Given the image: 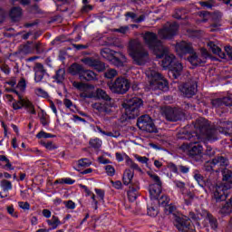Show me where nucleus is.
Listing matches in <instances>:
<instances>
[{"label":"nucleus","instance_id":"obj_1","mask_svg":"<svg viewBox=\"0 0 232 232\" xmlns=\"http://www.w3.org/2000/svg\"><path fill=\"white\" fill-rule=\"evenodd\" d=\"M143 41L157 57L160 59L163 58L161 61V66L164 70L169 69V73L173 75L174 79L180 77L182 70H184L182 63L177 62L175 55L169 53V49H168V47H164L162 43L157 40V34L147 32L143 34Z\"/></svg>","mask_w":232,"mask_h":232},{"label":"nucleus","instance_id":"obj_2","mask_svg":"<svg viewBox=\"0 0 232 232\" xmlns=\"http://www.w3.org/2000/svg\"><path fill=\"white\" fill-rule=\"evenodd\" d=\"M190 219L188 217L180 215L175 217V226L179 231L193 232L195 226L199 228L202 224L203 227L210 226L212 229H217V219L206 210H202L200 214L196 215L194 212L189 213Z\"/></svg>","mask_w":232,"mask_h":232},{"label":"nucleus","instance_id":"obj_3","mask_svg":"<svg viewBox=\"0 0 232 232\" xmlns=\"http://www.w3.org/2000/svg\"><path fill=\"white\" fill-rule=\"evenodd\" d=\"M72 86L76 88L80 93V97L82 99H103V101H110V96L102 89H98L96 92H93V86L86 83L73 82Z\"/></svg>","mask_w":232,"mask_h":232},{"label":"nucleus","instance_id":"obj_4","mask_svg":"<svg viewBox=\"0 0 232 232\" xmlns=\"http://www.w3.org/2000/svg\"><path fill=\"white\" fill-rule=\"evenodd\" d=\"M145 75L149 82V90H161L162 92H168V81L159 73L157 69H149L145 72Z\"/></svg>","mask_w":232,"mask_h":232},{"label":"nucleus","instance_id":"obj_5","mask_svg":"<svg viewBox=\"0 0 232 232\" xmlns=\"http://www.w3.org/2000/svg\"><path fill=\"white\" fill-rule=\"evenodd\" d=\"M129 54L139 66L146 64V62L148 61V52L144 50L142 44L139 40H132L130 42Z\"/></svg>","mask_w":232,"mask_h":232},{"label":"nucleus","instance_id":"obj_6","mask_svg":"<svg viewBox=\"0 0 232 232\" xmlns=\"http://www.w3.org/2000/svg\"><path fill=\"white\" fill-rule=\"evenodd\" d=\"M223 182L227 185H217L213 188V198L216 202L226 200V191L232 188V170L227 169L223 170Z\"/></svg>","mask_w":232,"mask_h":232},{"label":"nucleus","instance_id":"obj_7","mask_svg":"<svg viewBox=\"0 0 232 232\" xmlns=\"http://www.w3.org/2000/svg\"><path fill=\"white\" fill-rule=\"evenodd\" d=\"M101 55L117 67L124 66V63L127 62L126 56L122 53L112 51L108 47L101 50Z\"/></svg>","mask_w":232,"mask_h":232},{"label":"nucleus","instance_id":"obj_8","mask_svg":"<svg viewBox=\"0 0 232 232\" xmlns=\"http://www.w3.org/2000/svg\"><path fill=\"white\" fill-rule=\"evenodd\" d=\"M142 106V100L140 98H132L123 102L125 115L127 119H135L139 117V108Z\"/></svg>","mask_w":232,"mask_h":232},{"label":"nucleus","instance_id":"obj_9","mask_svg":"<svg viewBox=\"0 0 232 232\" xmlns=\"http://www.w3.org/2000/svg\"><path fill=\"white\" fill-rule=\"evenodd\" d=\"M195 128L198 130L199 133L201 135H205V137L208 140H216L217 137H215L217 130H209V123H208V121L204 118H199L197 120Z\"/></svg>","mask_w":232,"mask_h":232},{"label":"nucleus","instance_id":"obj_10","mask_svg":"<svg viewBox=\"0 0 232 232\" xmlns=\"http://www.w3.org/2000/svg\"><path fill=\"white\" fill-rule=\"evenodd\" d=\"M113 93H126L130 90V81L124 77H119L113 83L108 84Z\"/></svg>","mask_w":232,"mask_h":232},{"label":"nucleus","instance_id":"obj_11","mask_svg":"<svg viewBox=\"0 0 232 232\" xmlns=\"http://www.w3.org/2000/svg\"><path fill=\"white\" fill-rule=\"evenodd\" d=\"M147 173L149 177H150V179H152V180L156 182L155 184H152L150 186L149 191H150V198L152 200H158L159 196L160 195L162 182H160V178H159L157 174L153 172H147Z\"/></svg>","mask_w":232,"mask_h":232},{"label":"nucleus","instance_id":"obj_12","mask_svg":"<svg viewBox=\"0 0 232 232\" xmlns=\"http://www.w3.org/2000/svg\"><path fill=\"white\" fill-rule=\"evenodd\" d=\"M137 126L142 131H147L148 133H155L157 128L153 123V120L149 115H143L139 118Z\"/></svg>","mask_w":232,"mask_h":232},{"label":"nucleus","instance_id":"obj_13","mask_svg":"<svg viewBox=\"0 0 232 232\" xmlns=\"http://www.w3.org/2000/svg\"><path fill=\"white\" fill-rule=\"evenodd\" d=\"M179 31V24L177 23L167 24L161 30L159 31V36L161 39H171L177 35Z\"/></svg>","mask_w":232,"mask_h":232},{"label":"nucleus","instance_id":"obj_14","mask_svg":"<svg viewBox=\"0 0 232 232\" xmlns=\"http://www.w3.org/2000/svg\"><path fill=\"white\" fill-rule=\"evenodd\" d=\"M18 97L19 101L13 103L14 110H21V108H25L29 113L35 115V106H34V103H32V102L26 98H23L21 96Z\"/></svg>","mask_w":232,"mask_h":232},{"label":"nucleus","instance_id":"obj_15","mask_svg":"<svg viewBox=\"0 0 232 232\" xmlns=\"http://www.w3.org/2000/svg\"><path fill=\"white\" fill-rule=\"evenodd\" d=\"M188 155H190L194 160H202V157H204L202 145H200L198 142L190 143Z\"/></svg>","mask_w":232,"mask_h":232},{"label":"nucleus","instance_id":"obj_16","mask_svg":"<svg viewBox=\"0 0 232 232\" xmlns=\"http://www.w3.org/2000/svg\"><path fill=\"white\" fill-rule=\"evenodd\" d=\"M200 52H201V58H198L197 53H192L188 58V62L190 63V64H192V66H198L206 63V59H209L210 56L208 50L201 48Z\"/></svg>","mask_w":232,"mask_h":232},{"label":"nucleus","instance_id":"obj_17","mask_svg":"<svg viewBox=\"0 0 232 232\" xmlns=\"http://www.w3.org/2000/svg\"><path fill=\"white\" fill-rule=\"evenodd\" d=\"M160 112L163 116H165L167 121H170L172 122H176V121H179V119H180L177 110H175L171 107H163V108H161Z\"/></svg>","mask_w":232,"mask_h":232},{"label":"nucleus","instance_id":"obj_18","mask_svg":"<svg viewBox=\"0 0 232 232\" xmlns=\"http://www.w3.org/2000/svg\"><path fill=\"white\" fill-rule=\"evenodd\" d=\"M82 63H83L85 66L94 68V70H97V72H103V70L106 68V66L102 63L90 57L83 58L82 60Z\"/></svg>","mask_w":232,"mask_h":232},{"label":"nucleus","instance_id":"obj_19","mask_svg":"<svg viewBox=\"0 0 232 232\" xmlns=\"http://www.w3.org/2000/svg\"><path fill=\"white\" fill-rule=\"evenodd\" d=\"M116 160H118V162H122V160H125L127 166H129L132 169H137L138 171H140V167H139L137 163L133 162V160L130 159V156H128L126 153L122 154L116 152Z\"/></svg>","mask_w":232,"mask_h":232},{"label":"nucleus","instance_id":"obj_20","mask_svg":"<svg viewBox=\"0 0 232 232\" xmlns=\"http://www.w3.org/2000/svg\"><path fill=\"white\" fill-rule=\"evenodd\" d=\"M176 52L179 57H183L186 53H192L193 48L190 44L181 42L176 44Z\"/></svg>","mask_w":232,"mask_h":232},{"label":"nucleus","instance_id":"obj_21","mask_svg":"<svg viewBox=\"0 0 232 232\" xmlns=\"http://www.w3.org/2000/svg\"><path fill=\"white\" fill-rule=\"evenodd\" d=\"M94 191L96 193V197L94 196V194L92 195V206L93 209H98L99 202L104 201V190L100 188H95Z\"/></svg>","mask_w":232,"mask_h":232},{"label":"nucleus","instance_id":"obj_22","mask_svg":"<svg viewBox=\"0 0 232 232\" xmlns=\"http://www.w3.org/2000/svg\"><path fill=\"white\" fill-rule=\"evenodd\" d=\"M34 82H41L43 79L44 78V75H46V70L44 69V66L41 63H36L34 67Z\"/></svg>","mask_w":232,"mask_h":232},{"label":"nucleus","instance_id":"obj_23","mask_svg":"<svg viewBox=\"0 0 232 232\" xmlns=\"http://www.w3.org/2000/svg\"><path fill=\"white\" fill-rule=\"evenodd\" d=\"M180 92L186 95V97H193L197 93V83L194 82L191 85H182L179 87Z\"/></svg>","mask_w":232,"mask_h":232},{"label":"nucleus","instance_id":"obj_24","mask_svg":"<svg viewBox=\"0 0 232 232\" xmlns=\"http://www.w3.org/2000/svg\"><path fill=\"white\" fill-rule=\"evenodd\" d=\"M158 204H160V206H163L165 208L166 211H169V213H173L175 211V207L169 204V198L168 196H162L159 200Z\"/></svg>","mask_w":232,"mask_h":232},{"label":"nucleus","instance_id":"obj_25","mask_svg":"<svg viewBox=\"0 0 232 232\" xmlns=\"http://www.w3.org/2000/svg\"><path fill=\"white\" fill-rule=\"evenodd\" d=\"M70 73L72 75H79V77H82V73H84V68H82V65L73 63L70 68H69Z\"/></svg>","mask_w":232,"mask_h":232},{"label":"nucleus","instance_id":"obj_26","mask_svg":"<svg viewBox=\"0 0 232 232\" xmlns=\"http://www.w3.org/2000/svg\"><path fill=\"white\" fill-rule=\"evenodd\" d=\"M207 46H208V48L211 50V52L213 53H215L216 55H218L219 57H224V53H222V50L220 49V47H218L217 44H215L214 42H208L207 44Z\"/></svg>","mask_w":232,"mask_h":232},{"label":"nucleus","instance_id":"obj_27","mask_svg":"<svg viewBox=\"0 0 232 232\" xmlns=\"http://www.w3.org/2000/svg\"><path fill=\"white\" fill-rule=\"evenodd\" d=\"M80 79H83L84 81H93L97 79V74L91 70L83 69L82 76L80 77Z\"/></svg>","mask_w":232,"mask_h":232},{"label":"nucleus","instance_id":"obj_28","mask_svg":"<svg viewBox=\"0 0 232 232\" xmlns=\"http://www.w3.org/2000/svg\"><path fill=\"white\" fill-rule=\"evenodd\" d=\"M132 179L133 171L131 169H126L123 173V183L125 184V186L130 184Z\"/></svg>","mask_w":232,"mask_h":232},{"label":"nucleus","instance_id":"obj_29","mask_svg":"<svg viewBox=\"0 0 232 232\" xmlns=\"http://www.w3.org/2000/svg\"><path fill=\"white\" fill-rule=\"evenodd\" d=\"M47 224L52 229H57L62 223L61 220H59V218L53 216L51 219L47 220Z\"/></svg>","mask_w":232,"mask_h":232},{"label":"nucleus","instance_id":"obj_30","mask_svg":"<svg viewBox=\"0 0 232 232\" xmlns=\"http://www.w3.org/2000/svg\"><path fill=\"white\" fill-rule=\"evenodd\" d=\"M194 179L198 182V184L201 186V188H204V186H206V179H204V177L200 175L198 170L194 171Z\"/></svg>","mask_w":232,"mask_h":232},{"label":"nucleus","instance_id":"obj_31","mask_svg":"<svg viewBox=\"0 0 232 232\" xmlns=\"http://www.w3.org/2000/svg\"><path fill=\"white\" fill-rule=\"evenodd\" d=\"M21 14H22V12L19 7H14L11 10L10 17L12 18L13 21H17V18L21 17Z\"/></svg>","mask_w":232,"mask_h":232},{"label":"nucleus","instance_id":"obj_32","mask_svg":"<svg viewBox=\"0 0 232 232\" xmlns=\"http://www.w3.org/2000/svg\"><path fill=\"white\" fill-rule=\"evenodd\" d=\"M212 166H227V160L224 157H218L212 160Z\"/></svg>","mask_w":232,"mask_h":232},{"label":"nucleus","instance_id":"obj_33","mask_svg":"<svg viewBox=\"0 0 232 232\" xmlns=\"http://www.w3.org/2000/svg\"><path fill=\"white\" fill-rule=\"evenodd\" d=\"M147 213L149 217H157V215H159V208H157V207L148 205Z\"/></svg>","mask_w":232,"mask_h":232},{"label":"nucleus","instance_id":"obj_34","mask_svg":"<svg viewBox=\"0 0 232 232\" xmlns=\"http://www.w3.org/2000/svg\"><path fill=\"white\" fill-rule=\"evenodd\" d=\"M89 144L92 148H94L95 150H97L102 146V140L95 138V139L91 140Z\"/></svg>","mask_w":232,"mask_h":232},{"label":"nucleus","instance_id":"obj_35","mask_svg":"<svg viewBox=\"0 0 232 232\" xmlns=\"http://www.w3.org/2000/svg\"><path fill=\"white\" fill-rule=\"evenodd\" d=\"M220 213L223 215H229L232 213V206L229 202H227L220 209Z\"/></svg>","mask_w":232,"mask_h":232},{"label":"nucleus","instance_id":"obj_36","mask_svg":"<svg viewBox=\"0 0 232 232\" xmlns=\"http://www.w3.org/2000/svg\"><path fill=\"white\" fill-rule=\"evenodd\" d=\"M54 79L57 82H63L64 81V69H59L56 72Z\"/></svg>","mask_w":232,"mask_h":232},{"label":"nucleus","instance_id":"obj_37","mask_svg":"<svg viewBox=\"0 0 232 232\" xmlns=\"http://www.w3.org/2000/svg\"><path fill=\"white\" fill-rule=\"evenodd\" d=\"M77 165L79 168H88L89 166H92V161L85 158L78 160Z\"/></svg>","mask_w":232,"mask_h":232},{"label":"nucleus","instance_id":"obj_38","mask_svg":"<svg viewBox=\"0 0 232 232\" xmlns=\"http://www.w3.org/2000/svg\"><path fill=\"white\" fill-rule=\"evenodd\" d=\"M0 186L4 191H10L12 189V182L6 179L2 180Z\"/></svg>","mask_w":232,"mask_h":232},{"label":"nucleus","instance_id":"obj_39","mask_svg":"<svg viewBox=\"0 0 232 232\" xmlns=\"http://www.w3.org/2000/svg\"><path fill=\"white\" fill-rule=\"evenodd\" d=\"M54 184H75V180L72 179V178H63V179H57Z\"/></svg>","mask_w":232,"mask_h":232},{"label":"nucleus","instance_id":"obj_40","mask_svg":"<svg viewBox=\"0 0 232 232\" xmlns=\"http://www.w3.org/2000/svg\"><path fill=\"white\" fill-rule=\"evenodd\" d=\"M137 197H138V194L136 189L130 188L128 191V198L130 202H135V200H137Z\"/></svg>","mask_w":232,"mask_h":232},{"label":"nucleus","instance_id":"obj_41","mask_svg":"<svg viewBox=\"0 0 232 232\" xmlns=\"http://www.w3.org/2000/svg\"><path fill=\"white\" fill-rule=\"evenodd\" d=\"M113 32H117L118 34L126 35V34L130 33V26H128V25L121 26L119 28L113 29Z\"/></svg>","mask_w":232,"mask_h":232},{"label":"nucleus","instance_id":"obj_42","mask_svg":"<svg viewBox=\"0 0 232 232\" xmlns=\"http://www.w3.org/2000/svg\"><path fill=\"white\" fill-rule=\"evenodd\" d=\"M92 108L94 109V110H97L98 111H100V112H108V110L106 109V106L104 105V104H102V103H93L92 104Z\"/></svg>","mask_w":232,"mask_h":232},{"label":"nucleus","instance_id":"obj_43","mask_svg":"<svg viewBox=\"0 0 232 232\" xmlns=\"http://www.w3.org/2000/svg\"><path fill=\"white\" fill-rule=\"evenodd\" d=\"M134 158L136 159V160H138V162H140V164H146V166H148L150 159H148L146 156H139L135 154Z\"/></svg>","mask_w":232,"mask_h":232},{"label":"nucleus","instance_id":"obj_44","mask_svg":"<svg viewBox=\"0 0 232 232\" xmlns=\"http://www.w3.org/2000/svg\"><path fill=\"white\" fill-rule=\"evenodd\" d=\"M106 79H113V77H117V71L115 69H109L105 72Z\"/></svg>","mask_w":232,"mask_h":232},{"label":"nucleus","instance_id":"obj_45","mask_svg":"<svg viewBox=\"0 0 232 232\" xmlns=\"http://www.w3.org/2000/svg\"><path fill=\"white\" fill-rule=\"evenodd\" d=\"M6 211L8 213V215H11L14 218H17V217H19L17 212H15V209L14 208L13 205L7 206L6 207Z\"/></svg>","mask_w":232,"mask_h":232},{"label":"nucleus","instance_id":"obj_46","mask_svg":"<svg viewBox=\"0 0 232 232\" xmlns=\"http://www.w3.org/2000/svg\"><path fill=\"white\" fill-rule=\"evenodd\" d=\"M126 17L127 19H132L133 23H140L142 21V18H137V14L134 13H127Z\"/></svg>","mask_w":232,"mask_h":232},{"label":"nucleus","instance_id":"obj_47","mask_svg":"<svg viewBox=\"0 0 232 232\" xmlns=\"http://www.w3.org/2000/svg\"><path fill=\"white\" fill-rule=\"evenodd\" d=\"M105 171L109 177H113V175H115V169L111 165H107L105 167Z\"/></svg>","mask_w":232,"mask_h":232},{"label":"nucleus","instance_id":"obj_48","mask_svg":"<svg viewBox=\"0 0 232 232\" xmlns=\"http://www.w3.org/2000/svg\"><path fill=\"white\" fill-rule=\"evenodd\" d=\"M37 139H52V137H53V135L50 134V133H46L44 131H40L37 135H36Z\"/></svg>","mask_w":232,"mask_h":232},{"label":"nucleus","instance_id":"obj_49","mask_svg":"<svg viewBox=\"0 0 232 232\" xmlns=\"http://www.w3.org/2000/svg\"><path fill=\"white\" fill-rule=\"evenodd\" d=\"M200 17H203V19L201 20L203 23H205V21H208V19H211L213 17V15H211L209 13L203 11L199 14Z\"/></svg>","mask_w":232,"mask_h":232},{"label":"nucleus","instance_id":"obj_50","mask_svg":"<svg viewBox=\"0 0 232 232\" xmlns=\"http://www.w3.org/2000/svg\"><path fill=\"white\" fill-rule=\"evenodd\" d=\"M35 93L38 95V97H48V92H46L44 90L38 88L35 90Z\"/></svg>","mask_w":232,"mask_h":232},{"label":"nucleus","instance_id":"obj_51","mask_svg":"<svg viewBox=\"0 0 232 232\" xmlns=\"http://www.w3.org/2000/svg\"><path fill=\"white\" fill-rule=\"evenodd\" d=\"M17 88L20 92H24V90H26V82L24 80H21L17 84Z\"/></svg>","mask_w":232,"mask_h":232},{"label":"nucleus","instance_id":"obj_52","mask_svg":"<svg viewBox=\"0 0 232 232\" xmlns=\"http://www.w3.org/2000/svg\"><path fill=\"white\" fill-rule=\"evenodd\" d=\"M222 104H224L223 100L222 99H216L212 101V105L215 108H218V106H222Z\"/></svg>","mask_w":232,"mask_h":232},{"label":"nucleus","instance_id":"obj_53","mask_svg":"<svg viewBox=\"0 0 232 232\" xmlns=\"http://www.w3.org/2000/svg\"><path fill=\"white\" fill-rule=\"evenodd\" d=\"M18 206L21 209H30V204L28 202L20 201L18 202Z\"/></svg>","mask_w":232,"mask_h":232},{"label":"nucleus","instance_id":"obj_54","mask_svg":"<svg viewBox=\"0 0 232 232\" xmlns=\"http://www.w3.org/2000/svg\"><path fill=\"white\" fill-rule=\"evenodd\" d=\"M222 101H223V104H225V106H232V98L231 97L223 98Z\"/></svg>","mask_w":232,"mask_h":232},{"label":"nucleus","instance_id":"obj_55","mask_svg":"<svg viewBox=\"0 0 232 232\" xmlns=\"http://www.w3.org/2000/svg\"><path fill=\"white\" fill-rule=\"evenodd\" d=\"M111 184L115 189H121L122 188V183L121 181H111Z\"/></svg>","mask_w":232,"mask_h":232},{"label":"nucleus","instance_id":"obj_56","mask_svg":"<svg viewBox=\"0 0 232 232\" xmlns=\"http://www.w3.org/2000/svg\"><path fill=\"white\" fill-rule=\"evenodd\" d=\"M65 207L67 208V209H75V203L72 200H69L65 202Z\"/></svg>","mask_w":232,"mask_h":232},{"label":"nucleus","instance_id":"obj_57","mask_svg":"<svg viewBox=\"0 0 232 232\" xmlns=\"http://www.w3.org/2000/svg\"><path fill=\"white\" fill-rule=\"evenodd\" d=\"M168 168L169 169H170V171H172L173 173H177V171H179V168H177V166L173 163H169L168 164Z\"/></svg>","mask_w":232,"mask_h":232},{"label":"nucleus","instance_id":"obj_58","mask_svg":"<svg viewBox=\"0 0 232 232\" xmlns=\"http://www.w3.org/2000/svg\"><path fill=\"white\" fill-rule=\"evenodd\" d=\"M175 185L177 186V188H179V189H184V188H186V184H184V182L182 181H174Z\"/></svg>","mask_w":232,"mask_h":232},{"label":"nucleus","instance_id":"obj_59","mask_svg":"<svg viewBox=\"0 0 232 232\" xmlns=\"http://www.w3.org/2000/svg\"><path fill=\"white\" fill-rule=\"evenodd\" d=\"M221 24H213L210 26V32H217L220 28Z\"/></svg>","mask_w":232,"mask_h":232},{"label":"nucleus","instance_id":"obj_60","mask_svg":"<svg viewBox=\"0 0 232 232\" xmlns=\"http://www.w3.org/2000/svg\"><path fill=\"white\" fill-rule=\"evenodd\" d=\"M4 168L5 169L14 170V166H12V163H10V160H7V161H5V165Z\"/></svg>","mask_w":232,"mask_h":232},{"label":"nucleus","instance_id":"obj_61","mask_svg":"<svg viewBox=\"0 0 232 232\" xmlns=\"http://www.w3.org/2000/svg\"><path fill=\"white\" fill-rule=\"evenodd\" d=\"M1 70H2V72H4V73H5V74L10 73V67H8V65H2V66H1Z\"/></svg>","mask_w":232,"mask_h":232},{"label":"nucleus","instance_id":"obj_62","mask_svg":"<svg viewBox=\"0 0 232 232\" xmlns=\"http://www.w3.org/2000/svg\"><path fill=\"white\" fill-rule=\"evenodd\" d=\"M43 215L45 217V218H50V217H52V212L48 209H44Z\"/></svg>","mask_w":232,"mask_h":232},{"label":"nucleus","instance_id":"obj_63","mask_svg":"<svg viewBox=\"0 0 232 232\" xmlns=\"http://www.w3.org/2000/svg\"><path fill=\"white\" fill-rule=\"evenodd\" d=\"M225 52L232 59V47L231 46L225 47Z\"/></svg>","mask_w":232,"mask_h":232},{"label":"nucleus","instance_id":"obj_64","mask_svg":"<svg viewBox=\"0 0 232 232\" xmlns=\"http://www.w3.org/2000/svg\"><path fill=\"white\" fill-rule=\"evenodd\" d=\"M179 171H181V173H188L189 172V168L185 167V166H179Z\"/></svg>","mask_w":232,"mask_h":232}]
</instances>
